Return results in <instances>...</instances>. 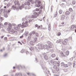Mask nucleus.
Instances as JSON below:
<instances>
[{
	"mask_svg": "<svg viewBox=\"0 0 76 76\" xmlns=\"http://www.w3.org/2000/svg\"><path fill=\"white\" fill-rule=\"evenodd\" d=\"M28 26V21H26L25 23L23 22L22 23V25L20 24H18V26H17V28L19 31H20V28H25Z\"/></svg>",
	"mask_w": 76,
	"mask_h": 76,
	"instance_id": "f257e3e1",
	"label": "nucleus"
},
{
	"mask_svg": "<svg viewBox=\"0 0 76 76\" xmlns=\"http://www.w3.org/2000/svg\"><path fill=\"white\" fill-rule=\"evenodd\" d=\"M37 48L38 49L36 48V51L37 52H38L39 50H42V49H46V48H47V45H44L42 43H40L38 44Z\"/></svg>",
	"mask_w": 76,
	"mask_h": 76,
	"instance_id": "f03ea898",
	"label": "nucleus"
},
{
	"mask_svg": "<svg viewBox=\"0 0 76 76\" xmlns=\"http://www.w3.org/2000/svg\"><path fill=\"white\" fill-rule=\"evenodd\" d=\"M14 4H15V6H12L11 7V9L12 10H15L16 9V6H18L17 8H19V6H20V3L18 1V0H15L14 2Z\"/></svg>",
	"mask_w": 76,
	"mask_h": 76,
	"instance_id": "7ed1b4c3",
	"label": "nucleus"
},
{
	"mask_svg": "<svg viewBox=\"0 0 76 76\" xmlns=\"http://www.w3.org/2000/svg\"><path fill=\"white\" fill-rule=\"evenodd\" d=\"M63 40H61V39H60L59 40V42H60V44H61L62 43L64 45H66L67 44V39H64V42H63Z\"/></svg>",
	"mask_w": 76,
	"mask_h": 76,
	"instance_id": "20e7f679",
	"label": "nucleus"
},
{
	"mask_svg": "<svg viewBox=\"0 0 76 76\" xmlns=\"http://www.w3.org/2000/svg\"><path fill=\"white\" fill-rule=\"evenodd\" d=\"M75 28V25H72L70 27H69L68 28V30L70 31V30H72L73 29Z\"/></svg>",
	"mask_w": 76,
	"mask_h": 76,
	"instance_id": "39448f33",
	"label": "nucleus"
},
{
	"mask_svg": "<svg viewBox=\"0 0 76 76\" xmlns=\"http://www.w3.org/2000/svg\"><path fill=\"white\" fill-rule=\"evenodd\" d=\"M60 56H61V57H65V56H64V53H63V52H61Z\"/></svg>",
	"mask_w": 76,
	"mask_h": 76,
	"instance_id": "423d86ee",
	"label": "nucleus"
},
{
	"mask_svg": "<svg viewBox=\"0 0 76 76\" xmlns=\"http://www.w3.org/2000/svg\"><path fill=\"white\" fill-rule=\"evenodd\" d=\"M15 76H18L19 75L20 76H22V73L20 72L19 73H18L15 74Z\"/></svg>",
	"mask_w": 76,
	"mask_h": 76,
	"instance_id": "0eeeda50",
	"label": "nucleus"
},
{
	"mask_svg": "<svg viewBox=\"0 0 76 76\" xmlns=\"http://www.w3.org/2000/svg\"><path fill=\"white\" fill-rule=\"evenodd\" d=\"M50 63L52 64H53V63H54V64H57V61H53V60H51L50 61Z\"/></svg>",
	"mask_w": 76,
	"mask_h": 76,
	"instance_id": "6e6552de",
	"label": "nucleus"
},
{
	"mask_svg": "<svg viewBox=\"0 0 76 76\" xmlns=\"http://www.w3.org/2000/svg\"><path fill=\"white\" fill-rule=\"evenodd\" d=\"M14 30L13 29H12L11 30V31L9 33L11 34H14Z\"/></svg>",
	"mask_w": 76,
	"mask_h": 76,
	"instance_id": "1a4fd4ad",
	"label": "nucleus"
},
{
	"mask_svg": "<svg viewBox=\"0 0 76 76\" xmlns=\"http://www.w3.org/2000/svg\"><path fill=\"white\" fill-rule=\"evenodd\" d=\"M24 7V5L22 4L21 6H20L19 7V9L20 10H22V9Z\"/></svg>",
	"mask_w": 76,
	"mask_h": 76,
	"instance_id": "9d476101",
	"label": "nucleus"
},
{
	"mask_svg": "<svg viewBox=\"0 0 76 76\" xmlns=\"http://www.w3.org/2000/svg\"><path fill=\"white\" fill-rule=\"evenodd\" d=\"M30 44L31 45H34V44L35 43V42H33V41H31L30 42Z\"/></svg>",
	"mask_w": 76,
	"mask_h": 76,
	"instance_id": "9b49d317",
	"label": "nucleus"
},
{
	"mask_svg": "<svg viewBox=\"0 0 76 76\" xmlns=\"http://www.w3.org/2000/svg\"><path fill=\"white\" fill-rule=\"evenodd\" d=\"M48 30L50 31L51 30V24H49L48 27Z\"/></svg>",
	"mask_w": 76,
	"mask_h": 76,
	"instance_id": "f8f14e48",
	"label": "nucleus"
},
{
	"mask_svg": "<svg viewBox=\"0 0 76 76\" xmlns=\"http://www.w3.org/2000/svg\"><path fill=\"white\" fill-rule=\"evenodd\" d=\"M35 3H37L38 4H40V3H41V1H34Z\"/></svg>",
	"mask_w": 76,
	"mask_h": 76,
	"instance_id": "ddd939ff",
	"label": "nucleus"
},
{
	"mask_svg": "<svg viewBox=\"0 0 76 76\" xmlns=\"http://www.w3.org/2000/svg\"><path fill=\"white\" fill-rule=\"evenodd\" d=\"M23 5H24V7L25 9H27L28 7H27V6H26V3H25L24 4H23Z\"/></svg>",
	"mask_w": 76,
	"mask_h": 76,
	"instance_id": "4468645a",
	"label": "nucleus"
},
{
	"mask_svg": "<svg viewBox=\"0 0 76 76\" xmlns=\"http://www.w3.org/2000/svg\"><path fill=\"white\" fill-rule=\"evenodd\" d=\"M7 31H8L9 33L10 32V31H11V27H8L7 29Z\"/></svg>",
	"mask_w": 76,
	"mask_h": 76,
	"instance_id": "2eb2a0df",
	"label": "nucleus"
},
{
	"mask_svg": "<svg viewBox=\"0 0 76 76\" xmlns=\"http://www.w3.org/2000/svg\"><path fill=\"white\" fill-rule=\"evenodd\" d=\"M31 18H37V16L35 15H32L31 16Z\"/></svg>",
	"mask_w": 76,
	"mask_h": 76,
	"instance_id": "dca6fc26",
	"label": "nucleus"
},
{
	"mask_svg": "<svg viewBox=\"0 0 76 76\" xmlns=\"http://www.w3.org/2000/svg\"><path fill=\"white\" fill-rule=\"evenodd\" d=\"M47 43H48V44H49V45H53V44L49 41H47Z\"/></svg>",
	"mask_w": 76,
	"mask_h": 76,
	"instance_id": "f3484780",
	"label": "nucleus"
},
{
	"mask_svg": "<svg viewBox=\"0 0 76 76\" xmlns=\"http://www.w3.org/2000/svg\"><path fill=\"white\" fill-rule=\"evenodd\" d=\"M44 58L45 60H48V56H44Z\"/></svg>",
	"mask_w": 76,
	"mask_h": 76,
	"instance_id": "a211bd4d",
	"label": "nucleus"
},
{
	"mask_svg": "<svg viewBox=\"0 0 76 76\" xmlns=\"http://www.w3.org/2000/svg\"><path fill=\"white\" fill-rule=\"evenodd\" d=\"M75 17V14H72L71 16V18L72 19H74Z\"/></svg>",
	"mask_w": 76,
	"mask_h": 76,
	"instance_id": "6ab92c4d",
	"label": "nucleus"
},
{
	"mask_svg": "<svg viewBox=\"0 0 76 76\" xmlns=\"http://www.w3.org/2000/svg\"><path fill=\"white\" fill-rule=\"evenodd\" d=\"M29 48L30 51H32L34 50V48L33 47H30Z\"/></svg>",
	"mask_w": 76,
	"mask_h": 76,
	"instance_id": "aec40b11",
	"label": "nucleus"
},
{
	"mask_svg": "<svg viewBox=\"0 0 76 76\" xmlns=\"http://www.w3.org/2000/svg\"><path fill=\"white\" fill-rule=\"evenodd\" d=\"M64 18H65V16L64 15H62L61 17L62 20H64Z\"/></svg>",
	"mask_w": 76,
	"mask_h": 76,
	"instance_id": "412c9836",
	"label": "nucleus"
},
{
	"mask_svg": "<svg viewBox=\"0 0 76 76\" xmlns=\"http://www.w3.org/2000/svg\"><path fill=\"white\" fill-rule=\"evenodd\" d=\"M33 14L34 16H37H37L38 15V14L37 13V12H34L33 13Z\"/></svg>",
	"mask_w": 76,
	"mask_h": 76,
	"instance_id": "4be33fe9",
	"label": "nucleus"
},
{
	"mask_svg": "<svg viewBox=\"0 0 76 76\" xmlns=\"http://www.w3.org/2000/svg\"><path fill=\"white\" fill-rule=\"evenodd\" d=\"M37 41V38H35L34 39V43H36Z\"/></svg>",
	"mask_w": 76,
	"mask_h": 76,
	"instance_id": "5701e85b",
	"label": "nucleus"
},
{
	"mask_svg": "<svg viewBox=\"0 0 76 76\" xmlns=\"http://www.w3.org/2000/svg\"><path fill=\"white\" fill-rule=\"evenodd\" d=\"M35 7H39L40 6V4H36L35 5Z\"/></svg>",
	"mask_w": 76,
	"mask_h": 76,
	"instance_id": "b1692460",
	"label": "nucleus"
},
{
	"mask_svg": "<svg viewBox=\"0 0 76 76\" xmlns=\"http://www.w3.org/2000/svg\"><path fill=\"white\" fill-rule=\"evenodd\" d=\"M34 0H30V1L31 2V4H34Z\"/></svg>",
	"mask_w": 76,
	"mask_h": 76,
	"instance_id": "393cba45",
	"label": "nucleus"
},
{
	"mask_svg": "<svg viewBox=\"0 0 76 76\" xmlns=\"http://www.w3.org/2000/svg\"><path fill=\"white\" fill-rule=\"evenodd\" d=\"M57 65H54L53 67V68L54 69H56V70H57Z\"/></svg>",
	"mask_w": 76,
	"mask_h": 76,
	"instance_id": "a878e982",
	"label": "nucleus"
},
{
	"mask_svg": "<svg viewBox=\"0 0 76 76\" xmlns=\"http://www.w3.org/2000/svg\"><path fill=\"white\" fill-rule=\"evenodd\" d=\"M57 35L58 36H60V35H61V33L59 32L57 33Z\"/></svg>",
	"mask_w": 76,
	"mask_h": 76,
	"instance_id": "bb28decb",
	"label": "nucleus"
},
{
	"mask_svg": "<svg viewBox=\"0 0 76 76\" xmlns=\"http://www.w3.org/2000/svg\"><path fill=\"white\" fill-rule=\"evenodd\" d=\"M52 57H53V58L55 57H56V54H53L52 55Z\"/></svg>",
	"mask_w": 76,
	"mask_h": 76,
	"instance_id": "cd10ccee",
	"label": "nucleus"
},
{
	"mask_svg": "<svg viewBox=\"0 0 76 76\" xmlns=\"http://www.w3.org/2000/svg\"><path fill=\"white\" fill-rule=\"evenodd\" d=\"M59 12L60 14H61L63 12V10H59Z\"/></svg>",
	"mask_w": 76,
	"mask_h": 76,
	"instance_id": "c85d7f7f",
	"label": "nucleus"
},
{
	"mask_svg": "<svg viewBox=\"0 0 76 76\" xmlns=\"http://www.w3.org/2000/svg\"><path fill=\"white\" fill-rule=\"evenodd\" d=\"M8 27L9 28H11L12 27V24H10V23H9L8 24Z\"/></svg>",
	"mask_w": 76,
	"mask_h": 76,
	"instance_id": "c756f323",
	"label": "nucleus"
},
{
	"mask_svg": "<svg viewBox=\"0 0 76 76\" xmlns=\"http://www.w3.org/2000/svg\"><path fill=\"white\" fill-rule=\"evenodd\" d=\"M42 68H43V69H44V70H45V69H46V70H47V68H46V67L45 66H43L42 65Z\"/></svg>",
	"mask_w": 76,
	"mask_h": 76,
	"instance_id": "7c9ffc66",
	"label": "nucleus"
},
{
	"mask_svg": "<svg viewBox=\"0 0 76 76\" xmlns=\"http://www.w3.org/2000/svg\"><path fill=\"white\" fill-rule=\"evenodd\" d=\"M34 19L29 20V23H30V22H32V21H34Z\"/></svg>",
	"mask_w": 76,
	"mask_h": 76,
	"instance_id": "2f4dec72",
	"label": "nucleus"
},
{
	"mask_svg": "<svg viewBox=\"0 0 76 76\" xmlns=\"http://www.w3.org/2000/svg\"><path fill=\"white\" fill-rule=\"evenodd\" d=\"M3 25L2 23L0 24V27L3 28Z\"/></svg>",
	"mask_w": 76,
	"mask_h": 76,
	"instance_id": "473e14b6",
	"label": "nucleus"
},
{
	"mask_svg": "<svg viewBox=\"0 0 76 76\" xmlns=\"http://www.w3.org/2000/svg\"><path fill=\"white\" fill-rule=\"evenodd\" d=\"M35 34L36 36H37V37H38V36H39V34H38V33H35Z\"/></svg>",
	"mask_w": 76,
	"mask_h": 76,
	"instance_id": "72a5a7b5",
	"label": "nucleus"
},
{
	"mask_svg": "<svg viewBox=\"0 0 76 76\" xmlns=\"http://www.w3.org/2000/svg\"><path fill=\"white\" fill-rule=\"evenodd\" d=\"M69 10L70 12H73V10L72 8H69Z\"/></svg>",
	"mask_w": 76,
	"mask_h": 76,
	"instance_id": "f704fd0d",
	"label": "nucleus"
},
{
	"mask_svg": "<svg viewBox=\"0 0 76 76\" xmlns=\"http://www.w3.org/2000/svg\"><path fill=\"white\" fill-rule=\"evenodd\" d=\"M25 52V50L24 49H23L22 50H21V53H23Z\"/></svg>",
	"mask_w": 76,
	"mask_h": 76,
	"instance_id": "c9c22d12",
	"label": "nucleus"
},
{
	"mask_svg": "<svg viewBox=\"0 0 76 76\" xmlns=\"http://www.w3.org/2000/svg\"><path fill=\"white\" fill-rule=\"evenodd\" d=\"M68 64L69 66H70L71 65H72V63L70 62H69Z\"/></svg>",
	"mask_w": 76,
	"mask_h": 76,
	"instance_id": "e433bc0d",
	"label": "nucleus"
},
{
	"mask_svg": "<svg viewBox=\"0 0 76 76\" xmlns=\"http://www.w3.org/2000/svg\"><path fill=\"white\" fill-rule=\"evenodd\" d=\"M75 3H76V2L75 1H73L72 2V4H75Z\"/></svg>",
	"mask_w": 76,
	"mask_h": 76,
	"instance_id": "4c0bfd02",
	"label": "nucleus"
},
{
	"mask_svg": "<svg viewBox=\"0 0 76 76\" xmlns=\"http://www.w3.org/2000/svg\"><path fill=\"white\" fill-rule=\"evenodd\" d=\"M70 12L69 11H67V15H70Z\"/></svg>",
	"mask_w": 76,
	"mask_h": 76,
	"instance_id": "58836bf2",
	"label": "nucleus"
},
{
	"mask_svg": "<svg viewBox=\"0 0 76 76\" xmlns=\"http://www.w3.org/2000/svg\"><path fill=\"white\" fill-rule=\"evenodd\" d=\"M62 7H64V4H62L60 5Z\"/></svg>",
	"mask_w": 76,
	"mask_h": 76,
	"instance_id": "ea45409f",
	"label": "nucleus"
},
{
	"mask_svg": "<svg viewBox=\"0 0 76 76\" xmlns=\"http://www.w3.org/2000/svg\"><path fill=\"white\" fill-rule=\"evenodd\" d=\"M9 6H10V4H7V8H8V7H9Z\"/></svg>",
	"mask_w": 76,
	"mask_h": 76,
	"instance_id": "a19ab883",
	"label": "nucleus"
},
{
	"mask_svg": "<svg viewBox=\"0 0 76 76\" xmlns=\"http://www.w3.org/2000/svg\"><path fill=\"white\" fill-rule=\"evenodd\" d=\"M14 34H17L18 32H17V31H14Z\"/></svg>",
	"mask_w": 76,
	"mask_h": 76,
	"instance_id": "79ce46f5",
	"label": "nucleus"
},
{
	"mask_svg": "<svg viewBox=\"0 0 76 76\" xmlns=\"http://www.w3.org/2000/svg\"><path fill=\"white\" fill-rule=\"evenodd\" d=\"M51 45H48V48H51V47H52Z\"/></svg>",
	"mask_w": 76,
	"mask_h": 76,
	"instance_id": "37998d69",
	"label": "nucleus"
},
{
	"mask_svg": "<svg viewBox=\"0 0 76 76\" xmlns=\"http://www.w3.org/2000/svg\"><path fill=\"white\" fill-rule=\"evenodd\" d=\"M4 16L5 18H7V14H4Z\"/></svg>",
	"mask_w": 76,
	"mask_h": 76,
	"instance_id": "c03bdc74",
	"label": "nucleus"
},
{
	"mask_svg": "<svg viewBox=\"0 0 76 76\" xmlns=\"http://www.w3.org/2000/svg\"><path fill=\"white\" fill-rule=\"evenodd\" d=\"M64 62H62V63H61V65L62 66H64Z\"/></svg>",
	"mask_w": 76,
	"mask_h": 76,
	"instance_id": "a18cd8bd",
	"label": "nucleus"
},
{
	"mask_svg": "<svg viewBox=\"0 0 76 76\" xmlns=\"http://www.w3.org/2000/svg\"><path fill=\"white\" fill-rule=\"evenodd\" d=\"M14 38H12L11 39H10V40L11 41H14Z\"/></svg>",
	"mask_w": 76,
	"mask_h": 76,
	"instance_id": "49530a36",
	"label": "nucleus"
},
{
	"mask_svg": "<svg viewBox=\"0 0 76 76\" xmlns=\"http://www.w3.org/2000/svg\"><path fill=\"white\" fill-rule=\"evenodd\" d=\"M56 13H57L54 16V18L56 17V16H57V12H56Z\"/></svg>",
	"mask_w": 76,
	"mask_h": 76,
	"instance_id": "de8ad7c7",
	"label": "nucleus"
},
{
	"mask_svg": "<svg viewBox=\"0 0 76 76\" xmlns=\"http://www.w3.org/2000/svg\"><path fill=\"white\" fill-rule=\"evenodd\" d=\"M73 60V58L72 57L70 59V61H72Z\"/></svg>",
	"mask_w": 76,
	"mask_h": 76,
	"instance_id": "09e8293b",
	"label": "nucleus"
},
{
	"mask_svg": "<svg viewBox=\"0 0 76 76\" xmlns=\"http://www.w3.org/2000/svg\"><path fill=\"white\" fill-rule=\"evenodd\" d=\"M22 21H23V22H24V21H25V18H23V19H22Z\"/></svg>",
	"mask_w": 76,
	"mask_h": 76,
	"instance_id": "8fccbe9b",
	"label": "nucleus"
},
{
	"mask_svg": "<svg viewBox=\"0 0 76 76\" xmlns=\"http://www.w3.org/2000/svg\"><path fill=\"white\" fill-rule=\"evenodd\" d=\"M69 51H67V56H69Z\"/></svg>",
	"mask_w": 76,
	"mask_h": 76,
	"instance_id": "3c124183",
	"label": "nucleus"
},
{
	"mask_svg": "<svg viewBox=\"0 0 76 76\" xmlns=\"http://www.w3.org/2000/svg\"><path fill=\"white\" fill-rule=\"evenodd\" d=\"M8 23H7L6 22L4 23V25H7Z\"/></svg>",
	"mask_w": 76,
	"mask_h": 76,
	"instance_id": "603ef678",
	"label": "nucleus"
},
{
	"mask_svg": "<svg viewBox=\"0 0 76 76\" xmlns=\"http://www.w3.org/2000/svg\"><path fill=\"white\" fill-rule=\"evenodd\" d=\"M27 5H28V6H29V5H30V2H28Z\"/></svg>",
	"mask_w": 76,
	"mask_h": 76,
	"instance_id": "864d4df0",
	"label": "nucleus"
},
{
	"mask_svg": "<svg viewBox=\"0 0 76 76\" xmlns=\"http://www.w3.org/2000/svg\"><path fill=\"white\" fill-rule=\"evenodd\" d=\"M25 18V20H27L28 18L27 16H26Z\"/></svg>",
	"mask_w": 76,
	"mask_h": 76,
	"instance_id": "5fc2aeb1",
	"label": "nucleus"
},
{
	"mask_svg": "<svg viewBox=\"0 0 76 76\" xmlns=\"http://www.w3.org/2000/svg\"><path fill=\"white\" fill-rule=\"evenodd\" d=\"M41 13H42V11L41 10H40L39 11V14H41Z\"/></svg>",
	"mask_w": 76,
	"mask_h": 76,
	"instance_id": "6e6d98bb",
	"label": "nucleus"
},
{
	"mask_svg": "<svg viewBox=\"0 0 76 76\" xmlns=\"http://www.w3.org/2000/svg\"><path fill=\"white\" fill-rule=\"evenodd\" d=\"M64 66L65 67H67V64H64Z\"/></svg>",
	"mask_w": 76,
	"mask_h": 76,
	"instance_id": "4d7b16f0",
	"label": "nucleus"
},
{
	"mask_svg": "<svg viewBox=\"0 0 76 76\" xmlns=\"http://www.w3.org/2000/svg\"><path fill=\"white\" fill-rule=\"evenodd\" d=\"M36 11L38 12V11H39V9L38 8H37L36 9Z\"/></svg>",
	"mask_w": 76,
	"mask_h": 76,
	"instance_id": "13d9d810",
	"label": "nucleus"
},
{
	"mask_svg": "<svg viewBox=\"0 0 76 76\" xmlns=\"http://www.w3.org/2000/svg\"><path fill=\"white\" fill-rule=\"evenodd\" d=\"M0 19L1 20V21H2V20H3V18H1V17L0 18Z\"/></svg>",
	"mask_w": 76,
	"mask_h": 76,
	"instance_id": "bf43d9fd",
	"label": "nucleus"
},
{
	"mask_svg": "<svg viewBox=\"0 0 76 76\" xmlns=\"http://www.w3.org/2000/svg\"><path fill=\"white\" fill-rule=\"evenodd\" d=\"M7 53H6L4 55V57H6V56H7Z\"/></svg>",
	"mask_w": 76,
	"mask_h": 76,
	"instance_id": "052dcab7",
	"label": "nucleus"
},
{
	"mask_svg": "<svg viewBox=\"0 0 76 76\" xmlns=\"http://www.w3.org/2000/svg\"><path fill=\"white\" fill-rule=\"evenodd\" d=\"M4 40H5V41H6V40H7V37H5L4 38Z\"/></svg>",
	"mask_w": 76,
	"mask_h": 76,
	"instance_id": "680f3d73",
	"label": "nucleus"
},
{
	"mask_svg": "<svg viewBox=\"0 0 76 76\" xmlns=\"http://www.w3.org/2000/svg\"><path fill=\"white\" fill-rule=\"evenodd\" d=\"M23 37V36H22L20 37V38H22Z\"/></svg>",
	"mask_w": 76,
	"mask_h": 76,
	"instance_id": "e2e57ef3",
	"label": "nucleus"
},
{
	"mask_svg": "<svg viewBox=\"0 0 76 76\" xmlns=\"http://www.w3.org/2000/svg\"><path fill=\"white\" fill-rule=\"evenodd\" d=\"M75 64L73 63V67H75Z\"/></svg>",
	"mask_w": 76,
	"mask_h": 76,
	"instance_id": "0e129e2a",
	"label": "nucleus"
},
{
	"mask_svg": "<svg viewBox=\"0 0 76 76\" xmlns=\"http://www.w3.org/2000/svg\"><path fill=\"white\" fill-rule=\"evenodd\" d=\"M32 34H35V31H33L32 32Z\"/></svg>",
	"mask_w": 76,
	"mask_h": 76,
	"instance_id": "69168bd1",
	"label": "nucleus"
},
{
	"mask_svg": "<svg viewBox=\"0 0 76 76\" xmlns=\"http://www.w3.org/2000/svg\"><path fill=\"white\" fill-rule=\"evenodd\" d=\"M40 26H38L37 27V29H38L40 28Z\"/></svg>",
	"mask_w": 76,
	"mask_h": 76,
	"instance_id": "338daca9",
	"label": "nucleus"
},
{
	"mask_svg": "<svg viewBox=\"0 0 76 76\" xmlns=\"http://www.w3.org/2000/svg\"><path fill=\"white\" fill-rule=\"evenodd\" d=\"M26 54H28V53H29V52H28V51H26Z\"/></svg>",
	"mask_w": 76,
	"mask_h": 76,
	"instance_id": "774afa93",
	"label": "nucleus"
}]
</instances>
